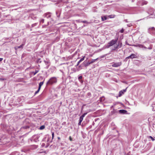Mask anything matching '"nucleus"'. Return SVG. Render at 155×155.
Segmentation results:
<instances>
[{
	"instance_id": "nucleus-1",
	"label": "nucleus",
	"mask_w": 155,
	"mask_h": 155,
	"mask_svg": "<svg viewBox=\"0 0 155 155\" xmlns=\"http://www.w3.org/2000/svg\"><path fill=\"white\" fill-rule=\"evenodd\" d=\"M57 79L55 77H52L50 78L46 83L47 85H52L56 83Z\"/></svg>"
},
{
	"instance_id": "nucleus-2",
	"label": "nucleus",
	"mask_w": 155,
	"mask_h": 155,
	"mask_svg": "<svg viewBox=\"0 0 155 155\" xmlns=\"http://www.w3.org/2000/svg\"><path fill=\"white\" fill-rule=\"evenodd\" d=\"M118 38H117L115 39H113L111 40L110 42L108 43L107 45L106 46L107 48H108L112 46L115 44L117 42Z\"/></svg>"
},
{
	"instance_id": "nucleus-3",
	"label": "nucleus",
	"mask_w": 155,
	"mask_h": 155,
	"mask_svg": "<svg viewBox=\"0 0 155 155\" xmlns=\"http://www.w3.org/2000/svg\"><path fill=\"white\" fill-rule=\"evenodd\" d=\"M147 32L149 34L153 35L155 34V28L153 27L149 28L147 30Z\"/></svg>"
},
{
	"instance_id": "nucleus-4",
	"label": "nucleus",
	"mask_w": 155,
	"mask_h": 155,
	"mask_svg": "<svg viewBox=\"0 0 155 155\" xmlns=\"http://www.w3.org/2000/svg\"><path fill=\"white\" fill-rule=\"evenodd\" d=\"M121 64V62L114 63L112 65V66L114 67H117L120 66Z\"/></svg>"
},
{
	"instance_id": "nucleus-5",
	"label": "nucleus",
	"mask_w": 155,
	"mask_h": 155,
	"mask_svg": "<svg viewBox=\"0 0 155 155\" xmlns=\"http://www.w3.org/2000/svg\"><path fill=\"white\" fill-rule=\"evenodd\" d=\"M137 56L134 54H132L130 56L127 57V58H131L133 59L134 58H137Z\"/></svg>"
},
{
	"instance_id": "nucleus-6",
	"label": "nucleus",
	"mask_w": 155,
	"mask_h": 155,
	"mask_svg": "<svg viewBox=\"0 0 155 155\" xmlns=\"http://www.w3.org/2000/svg\"><path fill=\"white\" fill-rule=\"evenodd\" d=\"M38 136L34 135L33 136L32 140H33L34 141L36 142L38 141Z\"/></svg>"
},
{
	"instance_id": "nucleus-7",
	"label": "nucleus",
	"mask_w": 155,
	"mask_h": 155,
	"mask_svg": "<svg viewBox=\"0 0 155 155\" xmlns=\"http://www.w3.org/2000/svg\"><path fill=\"white\" fill-rule=\"evenodd\" d=\"M127 89V88L119 92V97H120L122 95V94L124 93V92H125L126 91Z\"/></svg>"
},
{
	"instance_id": "nucleus-8",
	"label": "nucleus",
	"mask_w": 155,
	"mask_h": 155,
	"mask_svg": "<svg viewBox=\"0 0 155 155\" xmlns=\"http://www.w3.org/2000/svg\"><path fill=\"white\" fill-rule=\"evenodd\" d=\"M83 64L85 67H86L91 64V63L90 61L87 62L86 61H85L83 62Z\"/></svg>"
},
{
	"instance_id": "nucleus-9",
	"label": "nucleus",
	"mask_w": 155,
	"mask_h": 155,
	"mask_svg": "<svg viewBox=\"0 0 155 155\" xmlns=\"http://www.w3.org/2000/svg\"><path fill=\"white\" fill-rule=\"evenodd\" d=\"M24 45V44H22V45H20L19 46H15V50H17L19 48H23Z\"/></svg>"
},
{
	"instance_id": "nucleus-10",
	"label": "nucleus",
	"mask_w": 155,
	"mask_h": 155,
	"mask_svg": "<svg viewBox=\"0 0 155 155\" xmlns=\"http://www.w3.org/2000/svg\"><path fill=\"white\" fill-rule=\"evenodd\" d=\"M135 46L138 47L140 48H144L146 49L147 48V47L144 46L143 45L141 44H138L137 45H135Z\"/></svg>"
},
{
	"instance_id": "nucleus-11",
	"label": "nucleus",
	"mask_w": 155,
	"mask_h": 155,
	"mask_svg": "<svg viewBox=\"0 0 155 155\" xmlns=\"http://www.w3.org/2000/svg\"><path fill=\"white\" fill-rule=\"evenodd\" d=\"M44 16L47 18H49L51 16V13L50 12L46 13L45 14Z\"/></svg>"
},
{
	"instance_id": "nucleus-12",
	"label": "nucleus",
	"mask_w": 155,
	"mask_h": 155,
	"mask_svg": "<svg viewBox=\"0 0 155 155\" xmlns=\"http://www.w3.org/2000/svg\"><path fill=\"white\" fill-rule=\"evenodd\" d=\"M119 112L120 114H125L127 112V111L124 110H119Z\"/></svg>"
},
{
	"instance_id": "nucleus-13",
	"label": "nucleus",
	"mask_w": 155,
	"mask_h": 155,
	"mask_svg": "<svg viewBox=\"0 0 155 155\" xmlns=\"http://www.w3.org/2000/svg\"><path fill=\"white\" fill-rule=\"evenodd\" d=\"M85 57H84L82 58L78 62L77 64V66H78L79 65V64L82 61H83Z\"/></svg>"
},
{
	"instance_id": "nucleus-14",
	"label": "nucleus",
	"mask_w": 155,
	"mask_h": 155,
	"mask_svg": "<svg viewBox=\"0 0 155 155\" xmlns=\"http://www.w3.org/2000/svg\"><path fill=\"white\" fill-rule=\"evenodd\" d=\"M82 76H79L78 77V79L79 81L80 82L82 83L83 82V81L82 80Z\"/></svg>"
},
{
	"instance_id": "nucleus-15",
	"label": "nucleus",
	"mask_w": 155,
	"mask_h": 155,
	"mask_svg": "<svg viewBox=\"0 0 155 155\" xmlns=\"http://www.w3.org/2000/svg\"><path fill=\"white\" fill-rule=\"evenodd\" d=\"M83 119V118L81 116L80 117L79 120V122L78 123V124L80 125L81 124V123Z\"/></svg>"
},
{
	"instance_id": "nucleus-16",
	"label": "nucleus",
	"mask_w": 155,
	"mask_h": 155,
	"mask_svg": "<svg viewBox=\"0 0 155 155\" xmlns=\"http://www.w3.org/2000/svg\"><path fill=\"white\" fill-rule=\"evenodd\" d=\"M39 71V69H38L37 70H35V72H31V73L33 74L34 75H35L36 74L38 73Z\"/></svg>"
},
{
	"instance_id": "nucleus-17",
	"label": "nucleus",
	"mask_w": 155,
	"mask_h": 155,
	"mask_svg": "<svg viewBox=\"0 0 155 155\" xmlns=\"http://www.w3.org/2000/svg\"><path fill=\"white\" fill-rule=\"evenodd\" d=\"M29 126H26L22 127L21 128V129L22 130L23 129H26L29 128Z\"/></svg>"
},
{
	"instance_id": "nucleus-18",
	"label": "nucleus",
	"mask_w": 155,
	"mask_h": 155,
	"mask_svg": "<svg viewBox=\"0 0 155 155\" xmlns=\"http://www.w3.org/2000/svg\"><path fill=\"white\" fill-rule=\"evenodd\" d=\"M101 18L102 21H104V20H105L107 19V17L105 16H101Z\"/></svg>"
},
{
	"instance_id": "nucleus-19",
	"label": "nucleus",
	"mask_w": 155,
	"mask_h": 155,
	"mask_svg": "<svg viewBox=\"0 0 155 155\" xmlns=\"http://www.w3.org/2000/svg\"><path fill=\"white\" fill-rule=\"evenodd\" d=\"M44 83V81L41 82L39 83V87H38V88H39V89H41V86H42L43 85Z\"/></svg>"
},
{
	"instance_id": "nucleus-20",
	"label": "nucleus",
	"mask_w": 155,
	"mask_h": 155,
	"mask_svg": "<svg viewBox=\"0 0 155 155\" xmlns=\"http://www.w3.org/2000/svg\"><path fill=\"white\" fill-rule=\"evenodd\" d=\"M98 59V58H96V59H92L91 61H90L91 64L95 62Z\"/></svg>"
},
{
	"instance_id": "nucleus-21",
	"label": "nucleus",
	"mask_w": 155,
	"mask_h": 155,
	"mask_svg": "<svg viewBox=\"0 0 155 155\" xmlns=\"http://www.w3.org/2000/svg\"><path fill=\"white\" fill-rule=\"evenodd\" d=\"M104 97H101L100 98V101H104Z\"/></svg>"
},
{
	"instance_id": "nucleus-22",
	"label": "nucleus",
	"mask_w": 155,
	"mask_h": 155,
	"mask_svg": "<svg viewBox=\"0 0 155 155\" xmlns=\"http://www.w3.org/2000/svg\"><path fill=\"white\" fill-rule=\"evenodd\" d=\"M118 44L119 45V48H120L122 46V43L121 42H120V41H119Z\"/></svg>"
},
{
	"instance_id": "nucleus-23",
	"label": "nucleus",
	"mask_w": 155,
	"mask_h": 155,
	"mask_svg": "<svg viewBox=\"0 0 155 155\" xmlns=\"http://www.w3.org/2000/svg\"><path fill=\"white\" fill-rule=\"evenodd\" d=\"M119 45L117 44H115L114 45V47H116L118 49V48H119Z\"/></svg>"
},
{
	"instance_id": "nucleus-24",
	"label": "nucleus",
	"mask_w": 155,
	"mask_h": 155,
	"mask_svg": "<svg viewBox=\"0 0 155 155\" xmlns=\"http://www.w3.org/2000/svg\"><path fill=\"white\" fill-rule=\"evenodd\" d=\"M119 45L117 44H115L114 45V47H116L118 49V48H119Z\"/></svg>"
},
{
	"instance_id": "nucleus-25",
	"label": "nucleus",
	"mask_w": 155,
	"mask_h": 155,
	"mask_svg": "<svg viewBox=\"0 0 155 155\" xmlns=\"http://www.w3.org/2000/svg\"><path fill=\"white\" fill-rule=\"evenodd\" d=\"M45 128V126L44 125H42L40 127V130H43V129H44Z\"/></svg>"
},
{
	"instance_id": "nucleus-26",
	"label": "nucleus",
	"mask_w": 155,
	"mask_h": 155,
	"mask_svg": "<svg viewBox=\"0 0 155 155\" xmlns=\"http://www.w3.org/2000/svg\"><path fill=\"white\" fill-rule=\"evenodd\" d=\"M56 14L57 15V16L58 17H59L60 16V13H59L58 12H56Z\"/></svg>"
},
{
	"instance_id": "nucleus-27",
	"label": "nucleus",
	"mask_w": 155,
	"mask_h": 155,
	"mask_svg": "<svg viewBox=\"0 0 155 155\" xmlns=\"http://www.w3.org/2000/svg\"><path fill=\"white\" fill-rule=\"evenodd\" d=\"M117 48H116V47H114L112 48L111 50L112 51H115L116 50H117Z\"/></svg>"
},
{
	"instance_id": "nucleus-28",
	"label": "nucleus",
	"mask_w": 155,
	"mask_h": 155,
	"mask_svg": "<svg viewBox=\"0 0 155 155\" xmlns=\"http://www.w3.org/2000/svg\"><path fill=\"white\" fill-rule=\"evenodd\" d=\"M40 89H39V88H38V90L35 92V94H36L38 93L39 92Z\"/></svg>"
},
{
	"instance_id": "nucleus-29",
	"label": "nucleus",
	"mask_w": 155,
	"mask_h": 155,
	"mask_svg": "<svg viewBox=\"0 0 155 155\" xmlns=\"http://www.w3.org/2000/svg\"><path fill=\"white\" fill-rule=\"evenodd\" d=\"M87 114V113H84L81 116V117H82L83 118H84L85 117L86 115Z\"/></svg>"
},
{
	"instance_id": "nucleus-30",
	"label": "nucleus",
	"mask_w": 155,
	"mask_h": 155,
	"mask_svg": "<svg viewBox=\"0 0 155 155\" xmlns=\"http://www.w3.org/2000/svg\"><path fill=\"white\" fill-rule=\"evenodd\" d=\"M37 24V23H35L32 25L31 26L32 27H34Z\"/></svg>"
},
{
	"instance_id": "nucleus-31",
	"label": "nucleus",
	"mask_w": 155,
	"mask_h": 155,
	"mask_svg": "<svg viewBox=\"0 0 155 155\" xmlns=\"http://www.w3.org/2000/svg\"><path fill=\"white\" fill-rule=\"evenodd\" d=\"M37 61L38 63H41V61L40 59H38Z\"/></svg>"
},
{
	"instance_id": "nucleus-32",
	"label": "nucleus",
	"mask_w": 155,
	"mask_h": 155,
	"mask_svg": "<svg viewBox=\"0 0 155 155\" xmlns=\"http://www.w3.org/2000/svg\"><path fill=\"white\" fill-rule=\"evenodd\" d=\"M124 29H123V28H122V29L120 30V33H123L124 32Z\"/></svg>"
},
{
	"instance_id": "nucleus-33",
	"label": "nucleus",
	"mask_w": 155,
	"mask_h": 155,
	"mask_svg": "<svg viewBox=\"0 0 155 155\" xmlns=\"http://www.w3.org/2000/svg\"><path fill=\"white\" fill-rule=\"evenodd\" d=\"M132 25L131 24V23L127 24V26L129 27H130Z\"/></svg>"
},
{
	"instance_id": "nucleus-34",
	"label": "nucleus",
	"mask_w": 155,
	"mask_h": 155,
	"mask_svg": "<svg viewBox=\"0 0 155 155\" xmlns=\"http://www.w3.org/2000/svg\"><path fill=\"white\" fill-rule=\"evenodd\" d=\"M149 137L153 140L154 141L155 139L151 136H150Z\"/></svg>"
},
{
	"instance_id": "nucleus-35",
	"label": "nucleus",
	"mask_w": 155,
	"mask_h": 155,
	"mask_svg": "<svg viewBox=\"0 0 155 155\" xmlns=\"http://www.w3.org/2000/svg\"><path fill=\"white\" fill-rule=\"evenodd\" d=\"M44 62H45V64H48V63H49V62L48 61H44Z\"/></svg>"
},
{
	"instance_id": "nucleus-36",
	"label": "nucleus",
	"mask_w": 155,
	"mask_h": 155,
	"mask_svg": "<svg viewBox=\"0 0 155 155\" xmlns=\"http://www.w3.org/2000/svg\"><path fill=\"white\" fill-rule=\"evenodd\" d=\"M147 2H146V1H144L143 2V4H145V5H146L147 4Z\"/></svg>"
},
{
	"instance_id": "nucleus-37",
	"label": "nucleus",
	"mask_w": 155,
	"mask_h": 155,
	"mask_svg": "<svg viewBox=\"0 0 155 155\" xmlns=\"http://www.w3.org/2000/svg\"><path fill=\"white\" fill-rule=\"evenodd\" d=\"M44 22V19H42L40 21V22H41L42 23H43Z\"/></svg>"
},
{
	"instance_id": "nucleus-38",
	"label": "nucleus",
	"mask_w": 155,
	"mask_h": 155,
	"mask_svg": "<svg viewBox=\"0 0 155 155\" xmlns=\"http://www.w3.org/2000/svg\"><path fill=\"white\" fill-rule=\"evenodd\" d=\"M54 132H52V139H53V138H54Z\"/></svg>"
},
{
	"instance_id": "nucleus-39",
	"label": "nucleus",
	"mask_w": 155,
	"mask_h": 155,
	"mask_svg": "<svg viewBox=\"0 0 155 155\" xmlns=\"http://www.w3.org/2000/svg\"><path fill=\"white\" fill-rule=\"evenodd\" d=\"M69 139L71 141H72V138L71 137V136L69 137Z\"/></svg>"
},
{
	"instance_id": "nucleus-40",
	"label": "nucleus",
	"mask_w": 155,
	"mask_h": 155,
	"mask_svg": "<svg viewBox=\"0 0 155 155\" xmlns=\"http://www.w3.org/2000/svg\"><path fill=\"white\" fill-rule=\"evenodd\" d=\"M3 60V58H0V61H2Z\"/></svg>"
},
{
	"instance_id": "nucleus-41",
	"label": "nucleus",
	"mask_w": 155,
	"mask_h": 155,
	"mask_svg": "<svg viewBox=\"0 0 155 155\" xmlns=\"http://www.w3.org/2000/svg\"><path fill=\"white\" fill-rule=\"evenodd\" d=\"M49 65H49V64H48V65L46 67V68H47V69H48V67H49Z\"/></svg>"
},
{
	"instance_id": "nucleus-42",
	"label": "nucleus",
	"mask_w": 155,
	"mask_h": 155,
	"mask_svg": "<svg viewBox=\"0 0 155 155\" xmlns=\"http://www.w3.org/2000/svg\"><path fill=\"white\" fill-rule=\"evenodd\" d=\"M124 21H125L126 22H128V21H127V19H125L124 20Z\"/></svg>"
},
{
	"instance_id": "nucleus-43",
	"label": "nucleus",
	"mask_w": 155,
	"mask_h": 155,
	"mask_svg": "<svg viewBox=\"0 0 155 155\" xmlns=\"http://www.w3.org/2000/svg\"><path fill=\"white\" fill-rule=\"evenodd\" d=\"M152 48L151 47L148 48V49H152Z\"/></svg>"
},
{
	"instance_id": "nucleus-44",
	"label": "nucleus",
	"mask_w": 155,
	"mask_h": 155,
	"mask_svg": "<svg viewBox=\"0 0 155 155\" xmlns=\"http://www.w3.org/2000/svg\"><path fill=\"white\" fill-rule=\"evenodd\" d=\"M44 145H45V144H44V143H43L42 144V146H44Z\"/></svg>"
},
{
	"instance_id": "nucleus-45",
	"label": "nucleus",
	"mask_w": 155,
	"mask_h": 155,
	"mask_svg": "<svg viewBox=\"0 0 155 155\" xmlns=\"http://www.w3.org/2000/svg\"><path fill=\"white\" fill-rule=\"evenodd\" d=\"M58 139H59V140L60 139V138L59 137H58Z\"/></svg>"
},
{
	"instance_id": "nucleus-46",
	"label": "nucleus",
	"mask_w": 155,
	"mask_h": 155,
	"mask_svg": "<svg viewBox=\"0 0 155 155\" xmlns=\"http://www.w3.org/2000/svg\"><path fill=\"white\" fill-rule=\"evenodd\" d=\"M52 68L53 69H54L55 68L54 67H53Z\"/></svg>"
},
{
	"instance_id": "nucleus-47",
	"label": "nucleus",
	"mask_w": 155,
	"mask_h": 155,
	"mask_svg": "<svg viewBox=\"0 0 155 155\" xmlns=\"http://www.w3.org/2000/svg\"><path fill=\"white\" fill-rule=\"evenodd\" d=\"M1 79L2 80H4V79Z\"/></svg>"
}]
</instances>
